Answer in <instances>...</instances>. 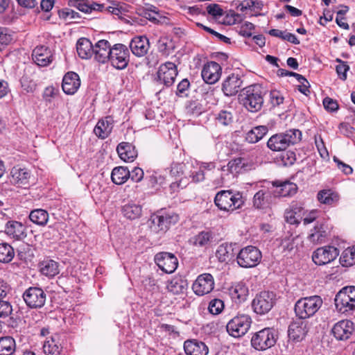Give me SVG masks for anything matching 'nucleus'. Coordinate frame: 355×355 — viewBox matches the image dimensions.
<instances>
[{
  "instance_id": "obj_1",
  "label": "nucleus",
  "mask_w": 355,
  "mask_h": 355,
  "mask_svg": "<svg viewBox=\"0 0 355 355\" xmlns=\"http://www.w3.org/2000/svg\"><path fill=\"white\" fill-rule=\"evenodd\" d=\"M239 101L248 110L259 111L263 103L262 88L259 85H252L245 87L239 94Z\"/></svg>"
},
{
  "instance_id": "obj_2",
  "label": "nucleus",
  "mask_w": 355,
  "mask_h": 355,
  "mask_svg": "<svg viewBox=\"0 0 355 355\" xmlns=\"http://www.w3.org/2000/svg\"><path fill=\"white\" fill-rule=\"evenodd\" d=\"M214 203L220 210L232 212L241 208L244 205V200L239 192L222 190L216 194Z\"/></svg>"
},
{
  "instance_id": "obj_3",
  "label": "nucleus",
  "mask_w": 355,
  "mask_h": 355,
  "mask_svg": "<svg viewBox=\"0 0 355 355\" xmlns=\"http://www.w3.org/2000/svg\"><path fill=\"white\" fill-rule=\"evenodd\" d=\"M302 139V132L297 129H291L284 133L272 135L268 141V147L273 151L286 150L291 145L298 143Z\"/></svg>"
},
{
  "instance_id": "obj_4",
  "label": "nucleus",
  "mask_w": 355,
  "mask_h": 355,
  "mask_svg": "<svg viewBox=\"0 0 355 355\" xmlns=\"http://www.w3.org/2000/svg\"><path fill=\"white\" fill-rule=\"evenodd\" d=\"M323 304L318 295L302 297L295 304V313L300 319H306L314 315Z\"/></svg>"
},
{
  "instance_id": "obj_5",
  "label": "nucleus",
  "mask_w": 355,
  "mask_h": 355,
  "mask_svg": "<svg viewBox=\"0 0 355 355\" xmlns=\"http://www.w3.org/2000/svg\"><path fill=\"white\" fill-rule=\"evenodd\" d=\"M335 306L341 313L349 314L355 310V286H346L336 295Z\"/></svg>"
},
{
  "instance_id": "obj_6",
  "label": "nucleus",
  "mask_w": 355,
  "mask_h": 355,
  "mask_svg": "<svg viewBox=\"0 0 355 355\" xmlns=\"http://www.w3.org/2000/svg\"><path fill=\"white\" fill-rule=\"evenodd\" d=\"M252 324L251 317L246 314H241L234 317L227 324L228 334L234 338L244 336L250 329Z\"/></svg>"
},
{
  "instance_id": "obj_7",
  "label": "nucleus",
  "mask_w": 355,
  "mask_h": 355,
  "mask_svg": "<svg viewBox=\"0 0 355 355\" xmlns=\"http://www.w3.org/2000/svg\"><path fill=\"white\" fill-rule=\"evenodd\" d=\"M276 341L277 335L275 330L271 328H264L253 335L251 344L257 350H266L274 346Z\"/></svg>"
},
{
  "instance_id": "obj_8",
  "label": "nucleus",
  "mask_w": 355,
  "mask_h": 355,
  "mask_svg": "<svg viewBox=\"0 0 355 355\" xmlns=\"http://www.w3.org/2000/svg\"><path fill=\"white\" fill-rule=\"evenodd\" d=\"M130 52L128 47L123 44H115L112 46L108 62L116 69L122 70L129 63Z\"/></svg>"
},
{
  "instance_id": "obj_9",
  "label": "nucleus",
  "mask_w": 355,
  "mask_h": 355,
  "mask_svg": "<svg viewBox=\"0 0 355 355\" xmlns=\"http://www.w3.org/2000/svg\"><path fill=\"white\" fill-rule=\"evenodd\" d=\"M261 251L256 247L248 245L242 248L237 254L238 264L243 268H252L261 259Z\"/></svg>"
},
{
  "instance_id": "obj_10",
  "label": "nucleus",
  "mask_w": 355,
  "mask_h": 355,
  "mask_svg": "<svg viewBox=\"0 0 355 355\" xmlns=\"http://www.w3.org/2000/svg\"><path fill=\"white\" fill-rule=\"evenodd\" d=\"M275 303V295L272 292L262 291L257 294L252 302L255 313L260 315L267 313Z\"/></svg>"
},
{
  "instance_id": "obj_11",
  "label": "nucleus",
  "mask_w": 355,
  "mask_h": 355,
  "mask_svg": "<svg viewBox=\"0 0 355 355\" xmlns=\"http://www.w3.org/2000/svg\"><path fill=\"white\" fill-rule=\"evenodd\" d=\"M23 299L30 309H40L45 304L46 294L42 288L31 286L23 293Z\"/></svg>"
},
{
  "instance_id": "obj_12",
  "label": "nucleus",
  "mask_w": 355,
  "mask_h": 355,
  "mask_svg": "<svg viewBox=\"0 0 355 355\" xmlns=\"http://www.w3.org/2000/svg\"><path fill=\"white\" fill-rule=\"evenodd\" d=\"M339 254L338 248L327 245L318 248L312 255L313 262L319 266L327 264L334 261Z\"/></svg>"
},
{
  "instance_id": "obj_13",
  "label": "nucleus",
  "mask_w": 355,
  "mask_h": 355,
  "mask_svg": "<svg viewBox=\"0 0 355 355\" xmlns=\"http://www.w3.org/2000/svg\"><path fill=\"white\" fill-rule=\"evenodd\" d=\"M214 288V279L209 273L200 275L192 285L195 294L202 296L209 293Z\"/></svg>"
},
{
  "instance_id": "obj_14",
  "label": "nucleus",
  "mask_w": 355,
  "mask_h": 355,
  "mask_svg": "<svg viewBox=\"0 0 355 355\" xmlns=\"http://www.w3.org/2000/svg\"><path fill=\"white\" fill-rule=\"evenodd\" d=\"M155 262L157 266L164 272L173 273L178 266L176 257L169 252H159L155 256Z\"/></svg>"
},
{
  "instance_id": "obj_15",
  "label": "nucleus",
  "mask_w": 355,
  "mask_h": 355,
  "mask_svg": "<svg viewBox=\"0 0 355 355\" xmlns=\"http://www.w3.org/2000/svg\"><path fill=\"white\" fill-rule=\"evenodd\" d=\"M157 74V79L161 83L167 87L171 86L178 75L177 67L173 62H166L160 65Z\"/></svg>"
},
{
  "instance_id": "obj_16",
  "label": "nucleus",
  "mask_w": 355,
  "mask_h": 355,
  "mask_svg": "<svg viewBox=\"0 0 355 355\" xmlns=\"http://www.w3.org/2000/svg\"><path fill=\"white\" fill-rule=\"evenodd\" d=\"M270 187L274 197L292 196L297 191V184L289 181L283 182H273L270 184Z\"/></svg>"
},
{
  "instance_id": "obj_17",
  "label": "nucleus",
  "mask_w": 355,
  "mask_h": 355,
  "mask_svg": "<svg viewBox=\"0 0 355 355\" xmlns=\"http://www.w3.org/2000/svg\"><path fill=\"white\" fill-rule=\"evenodd\" d=\"M178 219L179 217L177 214L171 213L164 215H153L151 216L150 221L155 231L166 232L170 225L175 224Z\"/></svg>"
},
{
  "instance_id": "obj_18",
  "label": "nucleus",
  "mask_w": 355,
  "mask_h": 355,
  "mask_svg": "<svg viewBox=\"0 0 355 355\" xmlns=\"http://www.w3.org/2000/svg\"><path fill=\"white\" fill-rule=\"evenodd\" d=\"M308 331L309 322L299 318L290 324L288 334L290 339L300 341L305 338Z\"/></svg>"
},
{
  "instance_id": "obj_19",
  "label": "nucleus",
  "mask_w": 355,
  "mask_h": 355,
  "mask_svg": "<svg viewBox=\"0 0 355 355\" xmlns=\"http://www.w3.org/2000/svg\"><path fill=\"white\" fill-rule=\"evenodd\" d=\"M222 68L216 62H209L205 64L202 69L201 76L203 80L207 84H214L221 76Z\"/></svg>"
},
{
  "instance_id": "obj_20",
  "label": "nucleus",
  "mask_w": 355,
  "mask_h": 355,
  "mask_svg": "<svg viewBox=\"0 0 355 355\" xmlns=\"http://www.w3.org/2000/svg\"><path fill=\"white\" fill-rule=\"evenodd\" d=\"M5 234L15 241H22L26 237V227L16 220L8 221L4 227Z\"/></svg>"
},
{
  "instance_id": "obj_21",
  "label": "nucleus",
  "mask_w": 355,
  "mask_h": 355,
  "mask_svg": "<svg viewBox=\"0 0 355 355\" xmlns=\"http://www.w3.org/2000/svg\"><path fill=\"white\" fill-rule=\"evenodd\" d=\"M354 330V323L351 320H343L334 325L331 332L337 340H345L350 337Z\"/></svg>"
},
{
  "instance_id": "obj_22",
  "label": "nucleus",
  "mask_w": 355,
  "mask_h": 355,
  "mask_svg": "<svg viewBox=\"0 0 355 355\" xmlns=\"http://www.w3.org/2000/svg\"><path fill=\"white\" fill-rule=\"evenodd\" d=\"M243 85V80L239 74L232 73L223 81L222 90L225 96L236 95Z\"/></svg>"
},
{
  "instance_id": "obj_23",
  "label": "nucleus",
  "mask_w": 355,
  "mask_h": 355,
  "mask_svg": "<svg viewBox=\"0 0 355 355\" xmlns=\"http://www.w3.org/2000/svg\"><path fill=\"white\" fill-rule=\"evenodd\" d=\"M112 46L107 40H101L98 41L94 46L93 55L94 60L101 64L108 62Z\"/></svg>"
},
{
  "instance_id": "obj_24",
  "label": "nucleus",
  "mask_w": 355,
  "mask_h": 355,
  "mask_svg": "<svg viewBox=\"0 0 355 355\" xmlns=\"http://www.w3.org/2000/svg\"><path fill=\"white\" fill-rule=\"evenodd\" d=\"M149 48V40L146 36L135 37L130 43V49L132 53L139 58L146 55Z\"/></svg>"
},
{
  "instance_id": "obj_25",
  "label": "nucleus",
  "mask_w": 355,
  "mask_h": 355,
  "mask_svg": "<svg viewBox=\"0 0 355 355\" xmlns=\"http://www.w3.org/2000/svg\"><path fill=\"white\" fill-rule=\"evenodd\" d=\"M33 59L39 66L46 67L53 60L51 51L45 46H38L33 51Z\"/></svg>"
},
{
  "instance_id": "obj_26",
  "label": "nucleus",
  "mask_w": 355,
  "mask_h": 355,
  "mask_svg": "<svg viewBox=\"0 0 355 355\" xmlns=\"http://www.w3.org/2000/svg\"><path fill=\"white\" fill-rule=\"evenodd\" d=\"M80 86L79 76L73 71L67 73L63 77L62 87L67 94H75Z\"/></svg>"
},
{
  "instance_id": "obj_27",
  "label": "nucleus",
  "mask_w": 355,
  "mask_h": 355,
  "mask_svg": "<svg viewBox=\"0 0 355 355\" xmlns=\"http://www.w3.org/2000/svg\"><path fill=\"white\" fill-rule=\"evenodd\" d=\"M31 174L26 168L13 167L10 171V182L18 187H26L29 183Z\"/></svg>"
},
{
  "instance_id": "obj_28",
  "label": "nucleus",
  "mask_w": 355,
  "mask_h": 355,
  "mask_svg": "<svg viewBox=\"0 0 355 355\" xmlns=\"http://www.w3.org/2000/svg\"><path fill=\"white\" fill-rule=\"evenodd\" d=\"M184 349L187 355H207L209 352L207 346L203 342L196 339L186 340Z\"/></svg>"
},
{
  "instance_id": "obj_29",
  "label": "nucleus",
  "mask_w": 355,
  "mask_h": 355,
  "mask_svg": "<svg viewBox=\"0 0 355 355\" xmlns=\"http://www.w3.org/2000/svg\"><path fill=\"white\" fill-rule=\"evenodd\" d=\"M114 120L111 116L100 119L94 129V134L101 139L107 138L113 128Z\"/></svg>"
},
{
  "instance_id": "obj_30",
  "label": "nucleus",
  "mask_w": 355,
  "mask_h": 355,
  "mask_svg": "<svg viewBox=\"0 0 355 355\" xmlns=\"http://www.w3.org/2000/svg\"><path fill=\"white\" fill-rule=\"evenodd\" d=\"M272 192L268 187L267 189H262L257 191L253 198V205L257 209H264L267 207L272 201Z\"/></svg>"
},
{
  "instance_id": "obj_31",
  "label": "nucleus",
  "mask_w": 355,
  "mask_h": 355,
  "mask_svg": "<svg viewBox=\"0 0 355 355\" xmlns=\"http://www.w3.org/2000/svg\"><path fill=\"white\" fill-rule=\"evenodd\" d=\"M304 216V209L297 204L293 205L284 214L285 220L291 225H298Z\"/></svg>"
},
{
  "instance_id": "obj_32",
  "label": "nucleus",
  "mask_w": 355,
  "mask_h": 355,
  "mask_svg": "<svg viewBox=\"0 0 355 355\" xmlns=\"http://www.w3.org/2000/svg\"><path fill=\"white\" fill-rule=\"evenodd\" d=\"M119 157L124 162H133L137 157V150L130 143L121 142L116 148Z\"/></svg>"
},
{
  "instance_id": "obj_33",
  "label": "nucleus",
  "mask_w": 355,
  "mask_h": 355,
  "mask_svg": "<svg viewBox=\"0 0 355 355\" xmlns=\"http://www.w3.org/2000/svg\"><path fill=\"white\" fill-rule=\"evenodd\" d=\"M214 241L215 236L211 231H202L191 239L193 245L205 248H207Z\"/></svg>"
},
{
  "instance_id": "obj_34",
  "label": "nucleus",
  "mask_w": 355,
  "mask_h": 355,
  "mask_svg": "<svg viewBox=\"0 0 355 355\" xmlns=\"http://www.w3.org/2000/svg\"><path fill=\"white\" fill-rule=\"evenodd\" d=\"M76 50L80 58L89 59L93 55L94 46L89 40L83 37L78 40Z\"/></svg>"
},
{
  "instance_id": "obj_35",
  "label": "nucleus",
  "mask_w": 355,
  "mask_h": 355,
  "mask_svg": "<svg viewBox=\"0 0 355 355\" xmlns=\"http://www.w3.org/2000/svg\"><path fill=\"white\" fill-rule=\"evenodd\" d=\"M187 288V282L180 277H175L168 281L166 285V289L168 292L178 295L183 293Z\"/></svg>"
},
{
  "instance_id": "obj_36",
  "label": "nucleus",
  "mask_w": 355,
  "mask_h": 355,
  "mask_svg": "<svg viewBox=\"0 0 355 355\" xmlns=\"http://www.w3.org/2000/svg\"><path fill=\"white\" fill-rule=\"evenodd\" d=\"M234 245L232 243H225L218 246L216 252V257L219 261L225 262L234 257Z\"/></svg>"
},
{
  "instance_id": "obj_37",
  "label": "nucleus",
  "mask_w": 355,
  "mask_h": 355,
  "mask_svg": "<svg viewBox=\"0 0 355 355\" xmlns=\"http://www.w3.org/2000/svg\"><path fill=\"white\" fill-rule=\"evenodd\" d=\"M230 293L232 299L241 302L246 300L248 295V288L243 282H239L231 287Z\"/></svg>"
},
{
  "instance_id": "obj_38",
  "label": "nucleus",
  "mask_w": 355,
  "mask_h": 355,
  "mask_svg": "<svg viewBox=\"0 0 355 355\" xmlns=\"http://www.w3.org/2000/svg\"><path fill=\"white\" fill-rule=\"evenodd\" d=\"M130 175V171L127 167L119 166L115 167L111 174L112 182L118 185L125 183Z\"/></svg>"
},
{
  "instance_id": "obj_39",
  "label": "nucleus",
  "mask_w": 355,
  "mask_h": 355,
  "mask_svg": "<svg viewBox=\"0 0 355 355\" xmlns=\"http://www.w3.org/2000/svg\"><path fill=\"white\" fill-rule=\"evenodd\" d=\"M49 218V213L43 209H33L29 214V219L31 221L39 226L46 225Z\"/></svg>"
},
{
  "instance_id": "obj_40",
  "label": "nucleus",
  "mask_w": 355,
  "mask_h": 355,
  "mask_svg": "<svg viewBox=\"0 0 355 355\" xmlns=\"http://www.w3.org/2000/svg\"><path fill=\"white\" fill-rule=\"evenodd\" d=\"M268 131V127L266 125L256 126L247 133L245 139L249 143L255 144L260 141Z\"/></svg>"
},
{
  "instance_id": "obj_41",
  "label": "nucleus",
  "mask_w": 355,
  "mask_h": 355,
  "mask_svg": "<svg viewBox=\"0 0 355 355\" xmlns=\"http://www.w3.org/2000/svg\"><path fill=\"white\" fill-rule=\"evenodd\" d=\"M340 263L344 267L355 264V246L346 248L340 257Z\"/></svg>"
},
{
  "instance_id": "obj_42",
  "label": "nucleus",
  "mask_w": 355,
  "mask_h": 355,
  "mask_svg": "<svg viewBox=\"0 0 355 355\" xmlns=\"http://www.w3.org/2000/svg\"><path fill=\"white\" fill-rule=\"evenodd\" d=\"M41 272L49 277H53L59 273L58 263L53 260L44 261L42 263Z\"/></svg>"
},
{
  "instance_id": "obj_43",
  "label": "nucleus",
  "mask_w": 355,
  "mask_h": 355,
  "mask_svg": "<svg viewBox=\"0 0 355 355\" xmlns=\"http://www.w3.org/2000/svg\"><path fill=\"white\" fill-rule=\"evenodd\" d=\"M122 213L125 217L130 220L138 218L141 214V207L135 204L125 205L122 207Z\"/></svg>"
},
{
  "instance_id": "obj_44",
  "label": "nucleus",
  "mask_w": 355,
  "mask_h": 355,
  "mask_svg": "<svg viewBox=\"0 0 355 355\" xmlns=\"http://www.w3.org/2000/svg\"><path fill=\"white\" fill-rule=\"evenodd\" d=\"M15 255L13 248L7 243H0V262L9 263Z\"/></svg>"
},
{
  "instance_id": "obj_45",
  "label": "nucleus",
  "mask_w": 355,
  "mask_h": 355,
  "mask_svg": "<svg viewBox=\"0 0 355 355\" xmlns=\"http://www.w3.org/2000/svg\"><path fill=\"white\" fill-rule=\"evenodd\" d=\"M61 349V345L53 338L46 340L43 345V352L46 355H58Z\"/></svg>"
},
{
  "instance_id": "obj_46",
  "label": "nucleus",
  "mask_w": 355,
  "mask_h": 355,
  "mask_svg": "<svg viewBox=\"0 0 355 355\" xmlns=\"http://www.w3.org/2000/svg\"><path fill=\"white\" fill-rule=\"evenodd\" d=\"M269 34L273 37H279L283 40L288 41L295 44H300V40L297 38L295 35L286 31H280L279 29H271L269 31Z\"/></svg>"
},
{
  "instance_id": "obj_47",
  "label": "nucleus",
  "mask_w": 355,
  "mask_h": 355,
  "mask_svg": "<svg viewBox=\"0 0 355 355\" xmlns=\"http://www.w3.org/2000/svg\"><path fill=\"white\" fill-rule=\"evenodd\" d=\"M74 6L76 7L80 11L85 13H89L92 10H100L102 7L101 5L90 3L86 0H77L74 3Z\"/></svg>"
},
{
  "instance_id": "obj_48",
  "label": "nucleus",
  "mask_w": 355,
  "mask_h": 355,
  "mask_svg": "<svg viewBox=\"0 0 355 355\" xmlns=\"http://www.w3.org/2000/svg\"><path fill=\"white\" fill-rule=\"evenodd\" d=\"M317 198L319 202L325 205H331L338 200V196L331 190L320 191Z\"/></svg>"
},
{
  "instance_id": "obj_49",
  "label": "nucleus",
  "mask_w": 355,
  "mask_h": 355,
  "mask_svg": "<svg viewBox=\"0 0 355 355\" xmlns=\"http://www.w3.org/2000/svg\"><path fill=\"white\" fill-rule=\"evenodd\" d=\"M326 235V232L322 230V227H315L311 230L308 239L313 244H318L324 241Z\"/></svg>"
},
{
  "instance_id": "obj_50",
  "label": "nucleus",
  "mask_w": 355,
  "mask_h": 355,
  "mask_svg": "<svg viewBox=\"0 0 355 355\" xmlns=\"http://www.w3.org/2000/svg\"><path fill=\"white\" fill-rule=\"evenodd\" d=\"M15 351V341L10 336L0 338V352L13 353Z\"/></svg>"
},
{
  "instance_id": "obj_51",
  "label": "nucleus",
  "mask_w": 355,
  "mask_h": 355,
  "mask_svg": "<svg viewBox=\"0 0 355 355\" xmlns=\"http://www.w3.org/2000/svg\"><path fill=\"white\" fill-rule=\"evenodd\" d=\"M202 105L198 101H189L186 105V112L188 114L198 116L204 112Z\"/></svg>"
},
{
  "instance_id": "obj_52",
  "label": "nucleus",
  "mask_w": 355,
  "mask_h": 355,
  "mask_svg": "<svg viewBox=\"0 0 355 355\" xmlns=\"http://www.w3.org/2000/svg\"><path fill=\"white\" fill-rule=\"evenodd\" d=\"M245 159L241 157L236 158L228 163V168L232 173H239L245 166Z\"/></svg>"
},
{
  "instance_id": "obj_53",
  "label": "nucleus",
  "mask_w": 355,
  "mask_h": 355,
  "mask_svg": "<svg viewBox=\"0 0 355 355\" xmlns=\"http://www.w3.org/2000/svg\"><path fill=\"white\" fill-rule=\"evenodd\" d=\"M216 120L218 123L223 125H228L233 121V115L230 112L221 110L217 114Z\"/></svg>"
},
{
  "instance_id": "obj_54",
  "label": "nucleus",
  "mask_w": 355,
  "mask_h": 355,
  "mask_svg": "<svg viewBox=\"0 0 355 355\" xmlns=\"http://www.w3.org/2000/svg\"><path fill=\"white\" fill-rule=\"evenodd\" d=\"M224 309V302L220 299L211 300L209 304L208 309L211 314L218 315Z\"/></svg>"
},
{
  "instance_id": "obj_55",
  "label": "nucleus",
  "mask_w": 355,
  "mask_h": 355,
  "mask_svg": "<svg viewBox=\"0 0 355 355\" xmlns=\"http://www.w3.org/2000/svg\"><path fill=\"white\" fill-rule=\"evenodd\" d=\"M13 40L12 32L7 28L0 27V44L8 45Z\"/></svg>"
},
{
  "instance_id": "obj_56",
  "label": "nucleus",
  "mask_w": 355,
  "mask_h": 355,
  "mask_svg": "<svg viewBox=\"0 0 355 355\" xmlns=\"http://www.w3.org/2000/svg\"><path fill=\"white\" fill-rule=\"evenodd\" d=\"M106 10L111 14L117 16L119 18H121L122 15L125 12H126V9L123 6L119 3H112L111 6H109L106 8Z\"/></svg>"
},
{
  "instance_id": "obj_57",
  "label": "nucleus",
  "mask_w": 355,
  "mask_h": 355,
  "mask_svg": "<svg viewBox=\"0 0 355 355\" xmlns=\"http://www.w3.org/2000/svg\"><path fill=\"white\" fill-rule=\"evenodd\" d=\"M12 312V306L8 301L0 300V318H7Z\"/></svg>"
},
{
  "instance_id": "obj_58",
  "label": "nucleus",
  "mask_w": 355,
  "mask_h": 355,
  "mask_svg": "<svg viewBox=\"0 0 355 355\" xmlns=\"http://www.w3.org/2000/svg\"><path fill=\"white\" fill-rule=\"evenodd\" d=\"M254 28V25L252 23L245 21L240 26L239 33L244 37H250Z\"/></svg>"
},
{
  "instance_id": "obj_59",
  "label": "nucleus",
  "mask_w": 355,
  "mask_h": 355,
  "mask_svg": "<svg viewBox=\"0 0 355 355\" xmlns=\"http://www.w3.org/2000/svg\"><path fill=\"white\" fill-rule=\"evenodd\" d=\"M270 102L273 107L279 106L284 102V97L278 91H271L270 93Z\"/></svg>"
},
{
  "instance_id": "obj_60",
  "label": "nucleus",
  "mask_w": 355,
  "mask_h": 355,
  "mask_svg": "<svg viewBox=\"0 0 355 355\" xmlns=\"http://www.w3.org/2000/svg\"><path fill=\"white\" fill-rule=\"evenodd\" d=\"M207 13L216 18L223 15V10L218 4H209L207 7Z\"/></svg>"
},
{
  "instance_id": "obj_61",
  "label": "nucleus",
  "mask_w": 355,
  "mask_h": 355,
  "mask_svg": "<svg viewBox=\"0 0 355 355\" xmlns=\"http://www.w3.org/2000/svg\"><path fill=\"white\" fill-rule=\"evenodd\" d=\"M189 181L186 177L181 178L179 181H176L174 182H172L170 184V189L171 190V193H175L178 191L180 189H183L187 187Z\"/></svg>"
},
{
  "instance_id": "obj_62",
  "label": "nucleus",
  "mask_w": 355,
  "mask_h": 355,
  "mask_svg": "<svg viewBox=\"0 0 355 355\" xmlns=\"http://www.w3.org/2000/svg\"><path fill=\"white\" fill-rule=\"evenodd\" d=\"M190 83L187 79H183L177 87L176 94L180 97L187 96V91L189 87Z\"/></svg>"
},
{
  "instance_id": "obj_63",
  "label": "nucleus",
  "mask_w": 355,
  "mask_h": 355,
  "mask_svg": "<svg viewBox=\"0 0 355 355\" xmlns=\"http://www.w3.org/2000/svg\"><path fill=\"white\" fill-rule=\"evenodd\" d=\"M185 165L182 163H174L171 166V175L175 178H179L184 174Z\"/></svg>"
},
{
  "instance_id": "obj_64",
  "label": "nucleus",
  "mask_w": 355,
  "mask_h": 355,
  "mask_svg": "<svg viewBox=\"0 0 355 355\" xmlns=\"http://www.w3.org/2000/svg\"><path fill=\"white\" fill-rule=\"evenodd\" d=\"M157 48L160 53L168 55L170 53V46L168 44V39L166 37L160 38L157 42Z\"/></svg>"
}]
</instances>
